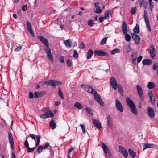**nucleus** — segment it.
<instances>
[{
  "label": "nucleus",
  "instance_id": "obj_23",
  "mask_svg": "<svg viewBox=\"0 0 158 158\" xmlns=\"http://www.w3.org/2000/svg\"><path fill=\"white\" fill-rule=\"evenodd\" d=\"M44 95V94L41 92H37L34 94V96L35 98L40 97Z\"/></svg>",
  "mask_w": 158,
  "mask_h": 158
},
{
  "label": "nucleus",
  "instance_id": "obj_34",
  "mask_svg": "<svg viewBox=\"0 0 158 158\" xmlns=\"http://www.w3.org/2000/svg\"><path fill=\"white\" fill-rule=\"evenodd\" d=\"M120 52V50L117 48L114 49L112 50L111 51V54L113 55L114 54L116 53H119Z\"/></svg>",
  "mask_w": 158,
  "mask_h": 158
},
{
  "label": "nucleus",
  "instance_id": "obj_46",
  "mask_svg": "<svg viewBox=\"0 0 158 158\" xmlns=\"http://www.w3.org/2000/svg\"><path fill=\"white\" fill-rule=\"evenodd\" d=\"M138 54L136 53H134L132 55V59H136Z\"/></svg>",
  "mask_w": 158,
  "mask_h": 158
},
{
  "label": "nucleus",
  "instance_id": "obj_37",
  "mask_svg": "<svg viewBox=\"0 0 158 158\" xmlns=\"http://www.w3.org/2000/svg\"><path fill=\"white\" fill-rule=\"evenodd\" d=\"M86 111L89 114H90L91 115H93L92 109L89 108H86L85 109Z\"/></svg>",
  "mask_w": 158,
  "mask_h": 158
},
{
  "label": "nucleus",
  "instance_id": "obj_48",
  "mask_svg": "<svg viewBox=\"0 0 158 158\" xmlns=\"http://www.w3.org/2000/svg\"><path fill=\"white\" fill-rule=\"evenodd\" d=\"M136 11V7H134L133 8L131 11V13L132 14L134 15L135 14Z\"/></svg>",
  "mask_w": 158,
  "mask_h": 158
},
{
  "label": "nucleus",
  "instance_id": "obj_16",
  "mask_svg": "<svg viewBox=\"0 0 158 158\" xmlns=\"http://www.w3.org/2000/svg\"><path fill=\"white\" fill-rule=\"evenodd\" d=\"M8 137L9 141L11 145V148L12 150L14 148V142L13 140V136L10 132H9L8 133Z\"/></svg>",
  "mask_w": 158,
  "mask_h": 158
},
{
  "label": "nucleus",
  "instance_id": "obj_35",
  "mask_svg": "<svg viewBox=\"0 0 158 158\" xmlns=\"http://www.w3.org/2000/svg\"><path fill=\"white\" fill-rule=\"evenodd\" d=\"M36 139H37V142L36 144V147H37L39 144L40 142V135H36Z\"/></svg>",
  "mask_w": 158,
  "mask_h": 158
},
{
  "label": "nucleus",
  "instance_id": "obj_27",
  "mask_svg": "<svg viewBox=\"0 0 158 158\" xmlns=\"http://www.w3.org/2000/svg\"><path fill=\"white\" fill-rule=\"evenodd\" d=\"M93 54V51L91 49H89L87 54V58L88 59H89L90 58L91 56H92Z\"/></svg>",
  "mask_w": 158,
  "mask_h": 158
},
{
  "label": "nucleus",
  "instance_id": "obj_41",
  "mask_svg": "<svg viewBox=\"0 0 158 158\" xmlns=\"http://www.w3.org/2000/svg\"><path fill=\"white\" fill-rule=\"evenodd\" d=\"M80 126H81V128L84 134H85L86 132V131L85 129V126L84 124H80Z\"/></svg>",
  "mask_w": 158,
  "mask_h": 158
},
{
  "label": "nucleus",
  "instance_id": "obj_49",
  "mask_svg": "<svg viewBox=\"0 0 158 158\" xmlns=\"http://www.w3.org/2000/svg\"><path fill=\"white\" fill-rule=\"evenodd\" d=\"M67 64L68 66L70 67L72 64V62L71 60H67Z\"/></svg>",
  "mask_w": 158,
  "mask_h": 158
},
{
  "label": "nucleus",
  "instance_id": "obj_42",
  "mask_svg": "<svg viewBox=\"0 0 158 158\" xmlns=\"http://www.w3.org/2000/svg\"><path fill=\"white\" fill-rule=\"evenodd\" d=\"M107 40V38L105 37L103 38L101 40V41L100 43V45H102L105 44Z\"/></svg>",
  "mask_w": 158,
  "mask_h": 158
},
{
  "label": "nucleus",
  "instance_id": "obj_45",
  "mask_svg": "<svg viewBox=\"0 0 158 158\" xmlns=\"http://www.w3.org/2000/svg\"><path fill=\"white\" fill-rule=\"evenodd\" d=\"M73 56L76 59L78 57V54L76 50H74Z\"/></svg>",
  "mask_w": 158,
  "mask_h": 158
},
{
  "label": "nucleus",
  "instance_id": "obj_38",
  "mask_svg": "<svg viewBox=\"0 0 158 158\" xmlns=\"http://www.w3.org/2000/svg\"><path fill=\"white\" fill-rule=\"evenodd\" d=\"M94 12L97 13L99 14L102 12V10L99 6H97Z\"/></svg>",
  "mask_w": 158,
  "mask_h": 158
},
{
  "label": "nucleus",
  "instance_id": "obj_29",
  "mask_svg": "<svg viewBox=\"0 0 158 158\" xmlns=\"http://www.w3.org/2000/svg\"><path fill=\"white\" fill-rule=\"evenodd\" d=\"M133 31L134 32V33L138 34L139 33V25L137 24L135 27L133 29Z\"/></svg>",
  "mask_w": 158,
  "mask_h": 158
},
{
  "label": "nucleus",
  "instance_id": "obj_11",
  "mask_svg": "<svg viewBox=\"0 0 158 158\" xmlns=\"http://www.w3.org/2000/svg\"><path fill=\"white\" fill-rule=\"evenodd\" d=\"M84 88L85 91L89 93H90L92 94H96V91L95 89L89 85H85Z\"/></svg>",
  "mask_w": 158,
  "mask_h": 158
},
{
  "label": "nucleus",
  "instance_id": "obj_2",
  "mask_svg": "<svg viewBox=\"0 0 158 158\" xmlns=\"http://www.w3.org/2000/svg\"><path fill=\"white\" fill-rule=\"evenodd\" d=\"M122 30L124 35H125V39L127 42H129L131 40V37L130 35L127 34V23L125 22H124L122 25Z\"/></svg>",
  "mask_w": 158,
  "mask_h": 158
},
{
  "label": "nucleus",
  "instance_id": "obj_28",
  "mask_svg": "<svg viewBox=\"0 0 158 158\" xmlns=\"http://www.w3.org/2000/svg\"><path fill=\"white\" fill-rule=\"evenodd\" d=\"M142 62L144 65H149L152 64L151 60H143Z\"/></svg>",
  "mask_w": 158,
  "mask_h": 158
},
{
  "label": "nucleus",
  "instance_id": "obj_53",
  "mask_svg": "<svg viewBox=\"0 0 158 158\" xmlns=\"http://www.w3.org/2000/svg\"><path fill=\"white\" fill-rule=\"evenodd\" d=\"M148 96L149 98H152V97H154L153 94L152 93L151 91H150L149 90V91H148Z\"/></svg>",
  "mask_w": 158,
  "mask_h": 158
},
{
  "label": "nucleus",
  "instance_id": "obj_52",
  "mask_svg": "<svg viewBox=\"0 0 158 158\" xmlns=\"http://www.w3.org/2000/svg\"><path fill=\"white\" fill-rule=\"evenodd\" d=\"M24 146L27 148L28 147H29V144H28V143L27 141V140L26 139V140H25V141L24 142Z\"/></svg>",
  "mask_w": 158,
  "mask_h": 158
},
{
  "label": "nucleus",
  "instance_id": "obj_6",
  "mask_svg": "<svg viewBox=\"0 0 158 158\" xmlns=\"http://www.w3.org/2000/svg\"><path fill=\"white\" fill-rule=\"evenodd\" d=\"M147 112L149 116L151 118L153 119L155 117V112L153 109L150 107L147 108Z\"/></svg>",
  "mask_w": 158,
  "mask_h": 158
},
{
  "label": "nucleus",
  "instance_id": "obj_19",
  "mask_svg": "<svg viewBox=\"0 0 158 158\" xmlns=\"http://www.w3.org/2000/svg\"><path fill=\"white\" fill-rule=\"evenodd\" d=\"M37 38L44 45L49 43L48 40L42 36H38Z\"/></svg>",
  "mask_w": 158,
  "mask_h": 158
},
{
  "label": "nucleus",
  "instance_id": "obj_59",
  "mask_svg": "<svg viewBox=\"0 0 158 158\" xmlns=\"http://www.w3.org/2000/svg\"><path fill=\"white\" fill-rule=\"evenodd\" d=\"M57 57L58 59H64V57L63 56H62L60 55H58L57 56Z\"/></svg>",
  "mask_w": 158,
  "mask_h": 158
},
{
  "label": "nucleus",
  "instance_id": "obj_18",
  "mask_svg": "<svg viewBox=\"0 0 158 158\" xmlns=\"http://www.w3.org/2000/svg\"><path fill=\"white\" fill-rule=\"evenodd\" d=\"M94 54L98 56H103L106 55H107V52L102 51L96 50L94 52Z\"/></svg>",
  "mask_w": 158,
  "mask_h": 158
},
{
  "label": "nucleus",
  "instance_id": "obj_10",
  "mask_svg": "<svg viewBox=\"0 0 158 158\" xmlns=\"http://www.w3.org/2000/svg\"><path fill=\"white\" fill-rule=\"evenodd\" d=\"M115 104L117 109L120 112H123V106L119 101L117 99L116 100Z\"/></svg>",
  "mask_w": 158,
  "mask_h": 158
},
{
  "label": "nucleus",
  "instance_id": "obj_56",
  "mask_svg": "<svg viewBox=\"0 0 158 158\" xmlns=\"http://www.w3.org/2000/svg\"><path fill=\"white\" fill-rule=\"evenodd\" d=\"M34 95L31 92H30L29 94L28 97L29 98L31 99L33 97Z\"/></svg>",
  "mask_w": 158,
  "mask_h": 158
},
{
  "label": "nucleus",
  "instance_id": "obj_51",
  "mask_svg": "<svg viewBox=\"0 0 158 158\" xmlns=\"http://www.w3.org/2000/svg\"><path fill=\"white\" fill-rule=\"evenodd\" d=\"M131 50V48L129 45H127L126 48V51L127 52H129Z\"/></svg>",
  "mask_w": 158,
  "mask_h": 158
},
{
  "label": "nucleus",
  "instance_id": "obj_8",
  "mask_svg": "<svg viewBox=\"0 0 158 158\" xmlns=\"http://www.w3.org/2000/svg\"><path fill=\"white\" fill-rule=\"evenodd\" d=\"M131 35L132 39L135 41V44H139L140 41L139 36L135 33H132Z\"/></svg>",
  "mask_w": 158,
  "mask_h": 158
},
{
  "label": "nucleus",
  "instance_id": "obj_1",
  "mask_svg": "<svg viewBox=\"0 0 158 158\" xmlns=\"http://www.w3.org/2000/svg\"><path fill=\"white\" fill-rule=\"evenodd\" d=\"M126 102L131 112L134 114L137 115L138 114V112L135 105L133 101L129 98L127 97L126 99Z\"/></svg>",
  "mask_w": 158,
  "mask_h": 158
},
{
  "label": "nucleus",
  "instance_id": "obj_9",
  "mask_svg": "<svg viewBox=\"0 0 158 158\" xmlns=\"http://www.w3.org/2000/svg\"><path fill=\"white\" fill-rule=\"evenodd\" d=\"M26 24L28 31L33 37H34L35 36V34L32 30L31 24L29 21H27L26 22Z\"/></svg>",
  "mask_w": 158,
  "mask_h": 158
},
{
  "label": "nucleus",
  "instance_id": "obj_4",
  "mask_svg": "<svg viewBox=\"0 0 158 158\" xmlns=\"http://www.w3.org/2000/svg\"><path fill=\"white\" fill-rule=\"evenodd\" d=\"M44 49L46 52L47 56L49 59H53V56L51 52V50L49 48V43L44 45Z\"/></svg>",
  "mask_w": 158,
  "mask_h": 158
},
{
  "label": "nucleus",
  "instance_id": "obj_47",
  "mask_svg": "<svg viewBox=\"0 0 158 158\" xmlns=\"http://www.w3.org/2000/svg\"><path fill=\"white\" fill-rule=\"evenodd\" d=\"M146 26L147 28L148 29L149 32H150L151 31V26L150 24V23H146Z\"/></svg>",
  "mask_w": 158,
  "mask_h": 158
},
{
  "label": "nucleus",
  "instance_id": "obj_39",
  "mask_svg": "<svg viewBox=\"0 0 158 158\" xmlns=\"http://www.w3.org/2000/svg\"><path fill=\"white\" fill-rule=\"evenodd\" d=\"M43 146L42 145L39 146L38 148L37 152L38 153H40L42 152L43 150Z\"/></svg>",
  "mask_w": 158,
  "mask_h": 158
},
{
  "label": "nucleus",
  "instance_id": "obj_17",
  "mask_svg": "<svg viewBox=\"0 0 158 158\" xmlns=\"http://www.w3.org/2000/svg\"><path fill=\"white\" fill-rule=\"evenodd\" d=\"M149 51L152 58V59L154 58L156 53V51L153 45H151Z\"/></svg>",
  "mask_w": 158,
  "mask_h": 158
},
{
  "label": "nucleus",
  "instance_id": "obj_30",
  "mask_svg": "<svg viewBox=\"0 0 158 158\" xmlns=\"http://www.w3.org/2000/svg\"><path fill=\"white\" fill-rule=\"evenodd\" d=\"M117 87L119 94L122 96H123V92L122 87L121 85H118Z\"/></svg>",
  "mask_w": 158,
  "mask_h": 158
},
{
  "label": "nucleus",
  "instance_id": "obj_62",
  "mask_svg": "<svg viewBox=\"0 0 158 158\" xmlns=\"http://www.w3.org/2000/svg\"><path fill=\"white\" fill-rule=\"evenodd\" d=\"M104 18L102 16L100 17L99 18V21L101 23L103 21Z\"/></svg>",
  "mask_w": 158,
  "mask_h": 158
},
{
  "label": "nucleus",
  "instance_id": "obj_5",
  "mask_svg": "<svg viewBox=\"0 0 158 158\" xmlns=\"http://www.w3.org/2000/svg\"><path fill=\"white\" fill-rule=\"evenodd\" d=\"M137 90L139 97L142 101L144 100V97L143 91L142 88L139 85L136 86Z\"/></svg>",
  "mask_w": 158,
  "mask_h": 158
},
{
  "label": "nucleus",
  "instance_id": "obj_40",
  "mask_svg": "<svg viewBox=\"0 0 158 158\" xmlns=\"http://www.w3.org/2000/svg\"><path fill=\"white\" fill-rule=\"evenodd\" d=\"M151 104L153 105L155 104V98L154 97H152V98H149Z\"/></svg>",
  "mask_w": 158,
  "mask_h": 158
},
{
  "label": "nucleus",
  "instance_id": "obj_44",
  "mask_svg": "<svg viewBox=\"0 0 158 158\" xmlns=\"http://www.w3.org/2000/svg\"><path fill=\"white\" fill-rule=\"evenodd\" d=\"M88 24L89 26H92L94 24V21L93 20L89 19L88 21Z\"/></svg>",
  "mask_w": 158,
  "mask_h": 158
},
{
  "label": "nucleus",
  "instance_id": "obj_31",
  "mask_svg": "<svg viewBox=\"0 0 158 158\" xmlns=\"http://www.w3.org/2000/svg\"><path fill=\"white\" fill-rule=\"evenodd\" d=\"M128 152L130 156L133 158H134L136 156V153L135 152L131 149H129Z\"/></svg>",
  "mask_w": 158,
  "mask_h": 158
},
{
  "label": "nucleus",
  "instance_id": "obj_24",
  "mask_svg": "<svg viewBox=\"0 0 158 158\" xmlns=\"http://www.w3.org/2000/svg\"><path fill=\"white\" fill-rule=\"evenodd\" d=\"M49 125L50 127L53 130L55 129L56 127L55 122L53 120H52L50 121Z\"/></svg>",
  "mask_w": 158,
  "mask_h": 158
},
{
  "label": "nucleus",
  "instance_id": "obj_63",
  "mask_svg": "<svg viewBox=\"0 0 158 158\" xmlns=\"http://www.w3.org/2000/svg\"><path fill=\"white\" fill-rule=\"evenodd\" d=\"M80 46L83 49H84L85 48V44L83 43H81Z\"/></svg>",
  "mask_w": 158,
  "mask_h": 158
},
{
  "label": "nucleus",
  "instance_id": "obj_7",
  "mask_svg": "<svg viewBox=\"0 0 158 158\" xmlns=\"http://www.w3.org/2000/svg\"><path fill=\"white\" fill-rule=\"evenodd\" d=\"M102 146L104 153L107 156H110L111 153L106 145L103 142L102 143Z\"/></svg>",
  "mask_w": 158,
  "mask_h": 158
},
{
  "label": "nucleus",
  "instance_id": "obj_54",
  "mask_svg": "<svg viewBox=\"0 0 158 158\" xmlns=\"http://www.w3.org/2000/svg\"><path fill=\"white\" fill-rule=\"evenodd\" d=\"M30 137H31L35 141L36 140L35 135L34 134H31L30 135Z\"/></svg>",
  "mask_w": 158,
  "mask_h": 158
},
{
  "label": "nucleus",
  "instance_id": "obj_57",
  "mask_svg": "<svg viewBox=\"0 0 158 158\" xmlns=\"http://www.w3.org/2000/svg\"><path fill=\"white\" fill-rule=\"evenodd\" d=\"M49 145H50V143H46V144L44 146H43V149L47 148L49 146Z\"/></svg>",
  "mask_w": 158,
  "mask_h": 158
},
{
  "label": "nucleus",
  "instance_id": "obj_36",
  "mask_svg": "<svg viewBox=\"0 0 158 158\" xmlns=\"http://www.w3.org/2000/svg\"><path fill=\"white\" fill-rule=\"evenodd\" d=\"M58 90H59V94L60 96V98H61L62 99H64V97L63 96V95L62 93V91L61 90V89L60 87H59L58 88Z\"/></svg>",
  "mask_w": 158,
  "mask_h": 158
},
{
  "label": "nucleus",
  "instance_id": "obj_12",
  "mask_svg": "<svg viewBox=\"0 0 158 158\" xmlns=\"http://www.w3.org/2000/svg\"><path fill=\"white\" fill-rule=\"evenodd\" d=\"M93 94L94 95V97L95 100L100 104L101 106H103L104 105V103L102 100L101 99L100 95L98 94L97 92L96 94Z\"/></svg>",
  "mask_w": 158,
  "mask_h": 158
},
{
  "label": "nucleus",
  "instance_id": "obj_14",
  "mask_svg": "<svg viewBox=\"0 0 158 158\" xmlns=\"http://www.w3.org/2000/svg\"><path fill=\"white\" fill-rule=\"evenodd\" d=\"M119 151L125 157L127 158L128 156V153L126 148L122 146L119 147Z\"/></svg>",
  "mask_w": 158,
  "mask_h": 158
},
{
  "label": "nucleus",
  "instance_id": "obj_15",
  "mask_svg": "<svg viewBox=\"0 0 158 158\" xmlns=\"http://www.w3.org/2000/svg\"><path fill=\"white\" fill-rule=\"evenodd\" d=\"M143 151L147 148H155L157 147V145L150 143H143Z\"/></svg>",
  "mask_w": 158,
  "mask_h": 158
},
{
  "label": "nucleus",
  "instance_id": "obj_61",
  "mask_svg": "<svg viewBox=\"0 0 158 158\" xmlns=\"http://www.w3.org/2000/svg\"><path fill=\"white\" fill-rule=\"evenodd\" d=\"M22 48V47L21 46H19L18 47L16 48L15 49V51H18L20 50Z\"/></svg>",
  "mask_w": 158,
  "mask_h": 158
},
{
  "label": "nucleus",
  "instance_id": "obj_55",
  "mask_svg": "<svg viewBox=\"0 0 158 158\" xmlns=\"http://www.w3.org/2000/svg\"><path fill=\"white\" fill-rule=\"evenodd\" d=\"M27 6L26 5H24L22 8V10L23 11H25L27 10Z\"/></svg>",
  "mask_w": 158,
  "mask_h": 158
},
{
  "label": "nucleus",
  "instance_id": "obj_50",
  "mask_svg": "<svg viewBox=\"0 0 158 158\" xmlns=\"http://www.w3.org/2000/svg\"><path fill=\"white\" fill-rule=\"evenodd\" d=\"M46 114L45 113L44 114H42V115H41L40 116V117L41 118H42L43 119H45L47 118H46Z\"/></svg>",
  "mask_w": 158,
  "mask_h": 158
},
{
  "label": "nucleus",
  "instance_id": "obj_33",
  "mask_svg": "<svg viewBox=\"0 0 158 158\" xmlns=\"http://www.w3.org/2000/svg\"><path fill=\"white\" fill-rule=\"evenodd\" d=\"M45 113L46 115V118H47L51 117H53L54 116V114L53 113L52 111H48L47 112H45Z\"/></svg>",
  "mask_w": 158,
  "mask_h": 158
},
{
  "label": "nucleus",
  "instance_id": "obj_32",
  "mask_svg": "<svg viewBox=\"0 0 158 158\" xmlns=\"http://www.w3.org/2000/svg\"><path fill=\"white\" fill-rule=\"evenodd\" d=\"M74 106L79 110H81L83 108L82 105L78 102H76L74 104Z\"/></svg>",
  "mask_w": 158,
  "mask_h": 158
},
{
  "label": "nucleus",
  "instance_id": "obj_58",
  "mask_svg": "<svg viewBox=\"0 0 158 158\" xmlns=\"http://www.w3.org/2000/svg\"><path fill=\"white\" fill-rule=\"evenodd\" d=\"M149 4L150 9L152 11V9L153 6V2L149 3Z\"/></svg>",
  "mask_w": 158,
  "mask_h": 158
},
{
  "label": "nucleus",
  "instance_id": "obj_25",
  "mask_svg": "<svg viewBox=\"0 0 158 158\" xmlns=\"http://www.w3.org/2000/svg\"><path fill=\"white\" fill-rule=\"evenodd\" d=\"M107 119L108 125L109 127L112 128V124L111 123V118L110 115H108Z\"/></svg>",
  "mask_w": 158,
  "mask_h": 158
},
{
  "label": "nucleus",
  "instance_id": "obj_3",
  "mask_svg": "<svg viewBox=\"0 0 158 158\" xmlns=\"http://www.w3.org/2000/svg\"><path fill=\"white\" fill-rule=\"evenodd\" d=\"M44 83L48 85H50L55 88L56 86L60 85L62 84V82L59 81L53 80H49L45 81Z\"/></svg>",
  "mask_w": 158,
  "mask_h": 158
},
{
  "label": "nucleus",
  "instance_id": "obj_13",
  "mask_svg": "<svg viewBox=\"0 0 158 158\" xmlns=\"http://www.w3.org/2000/svg\"><path fill=\"white\" fill-rule=\"evenodd\" d=\"M110 82L114 90H116L118 85L116 80L114 77H111L110 79Z\"/></svg>",
  "mask_w": 158,
  "mask_h": 158
},
{
  "label": "nucleus",
  "instance_id": "obj_64",
  "mask_svg": "<svg viewBox=\"0 0 158 158\" xmlns=\"http://www.w3.org/2000/svg\"><path fill=\"white\" fill-rule=\"evenodd\" d=\"M74 151V149L73 148H71L69 150V152L70 153L71 152H73Z\"/></svg>",
  "mask_w": 158,
  "mask_h": 158
},
{
  "label": "nucleus",
  "instance_id": "obj_22",
  "mask_svg": "<svg viewBox=\"0 0 158 158\" xmlns=\"http://www.w3.org/2000/svg\"><path fill=\"white\" fill-rule=\"evenodd\" d=\"M64 43L67 48H71L72 46V41H70L69 40H66L64 41Z\"/></svg>",
  "mask_w": 158,
  "mask_h": 158
},
{
  "label": "nucleus",
  "instance_id": "obj_43",
  "mask_svg": "<svg viewBox=\"0 0 158 158\" xmlns=\"http://www.w3.org/2000/svg\"><path fill=\"white\" fill-rule=\"evenodd\" d=\"M27 152H32L34 151L35 148V147H33L31 148H30L29 147H28L27 148Z\"/></svg>",
  "mask_w": 158,
  "mask_h": 158
},
{
  "label": "nucleus",
  "instance_id": "obj_21",
  "mask_svg": "<svg viewBox=\"0 0 158 158\" xmlns=\"http://www.w3.org/2000/svg\"><path fill=\"white\" fill-rule=\"evenodd\" d=\"M113 13V10L112 9L109 10L105 12L104 14V19H107L109 18V15H111Z\"/></svg>",
  "mask_w": 158,
  "mask_h": 158
},
{
  "label": "nucleus",
  "instance_id": "obj_26",
  "mask_svg": "<svg viewBox=\"0 0 158 158\" xmlns=\"http://www.w3.org/2000/svg\"><path fill=\"white\" fill-rule=\"evenodd\" d=\"M147 86L148 89H152L155 87V85L153 82H150L148 83L147 84Z\"/></svg>",
  "mask_w": 158,
  "mask_h": 158
},
{
  "label": "nucleus",
  "instance_id": "obj_60",
  "mask_svg": "<svg viewBox=\"0 0 158 158\" xmlns=\"http://www.w3.org/2000/svg\"><path fill=\"white\" fill-rule=\"evenodd\" d=\"M144 0H141L139 2V6L140 7H141L144 2Z\"/></svg>",
  "mask_w": 158,
  "mask_h": 158
},
{
  "label": "nucleus",
  "instance_id": "obj_20",
  "mask_svg": "<svg viewBox=\"0 0 158 158\" xmlns=\"http://www.w3.org/2000/svg\"><path fill=\"white\" fill-rule=\"evenodd\" d=\"M92 122L96 127L99 129L102 128L101 124L99 121L97 119H93Z\"/></svg>",
  "mask_w": 158,
  "mask_h": 158
}]
</instances>
